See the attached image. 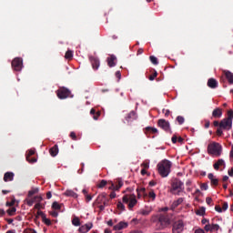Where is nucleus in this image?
<instances>
[{
    "label": "nucleus",
    "instance_id": "obj_19",
    "mask_svg": "<svg viewBox=\"0 0 233 233\" xmlns=\"http://www.w3.org/2000/svg\"><path fill=\"white\" fill-rule=\"evenodd\" d=\"M223 116V110L221 108L217 107L212 112V116L216 119H219Z\"/></svg>",
    "mask_w": 233,
    "mask_h": 233
},
{
    "label": "nucleus",
    "instance_id": "obj_40",
    "mask_svg": "<svg viewBox=\"0 0 233 233\" xmlns=\"http://www.w3.org/2000/svg\"><path fill=\"white\" fill-rule=\"evenodd\" d=\"M148 198L151 199V201H156V192L150 191L148 193Z\"/></svg>",
    "mask_w": 233,
    "mask_h": 233
},
{
    "label": "nucleus",
    "instance_id": "obj_58",
    "mask_svg": "<svg viewBox=\"0 0 233 233\" xmlns=\"http://www.w3.org/2000/svg\"><path fill=\"white\" fill-rule=\"evenodd\" d=\"M201 223H202V225H208V223H210V222L208 221V219L203 218V219L201 220Z\"/></svg>",
    "mask_w": 233,
    "mask_h": 233
},
{
    "label": "nucleus",
    "instance_id": "obj_63",
    "mask_svg": "<svg viewBox=\"0 0 233 233\" xmlns=\"http://www.w3.org/2000/svg\"><path fill=\"white\" fill-rule=\"evenodd\" d=\"M228 174L230 176V177H233V167L228 170Z\"/></svg>",
    "mask_w": 233,
    "mask_h": 233
},
{
    "label": "nucleus",
    "instance_id": "obj_49",
    "mask_svg": "<svg viewBox=\"0 0 233 233\" xmlns=\"http://www.w3.org/2000/svg\"><path fill=\"white\" fill-rule=\"evenodd\" d=\"M157 77V72H155L153 75L149 76V81H154Z\"/></svg>",
    "mask_w": 233,
    "mask_h": 233
},
{
    "label": "nucleus",
    "instance_id": "obj_62",
    "mask_svg": "<svg viewBox=\"0 0 233 233\" xmlns=\"http://www.w3.org/2000/svg\"><path fill=\"white\" fill-rule=\"evenodd\" d=\"M46 198H47V199H52V192H47L46 193Z\"/></svg>",
    "mask_w": 233,
    "mask_h": 233
},
{
    "label": "nucleus",
    "instance_id": "obj_32",
    "mask_svg": "<svg viewBox=\"0 0 233 233\" xmlns=\"http://www.w3.org/2000/svg\"><path fill=\"white\" fill-rule=\"evenodd\" d=\"M53 210H61V204H59L57 201L53 202L52 204Z\"/></svg>",
    "mask_w": 233,
    "mask_h": 233
},
{
    "label": "nucleus",
    "instance_id": "obj_17",
    "mask_svg": "<svg viewBox=\"0 0 233 233\" xmlns=\"http://www.w3.org/2000/svg\"><path fill=\"white\" fill-rule=\"evenodd\" d=\"M128 228V222L120 221L113 227L114 230H123Z\"/></svg>",
    "mask_w": 233,
    "mask_h": 233
},
{
    "label": "nucleus",
    "instance_id": "obj_50",
    "mask_svg": "<svg viewBox=\"0 0 233 233\" xmlns=\"http://www.w3.org/2000/svg\"><path fill=\"white\" fill-rule=\"evenodd\" d=\"M46 215L43 213V211L39 210L36 212V218L41 217L42 218L45 217Z\"/></svg>",
    "mask_w": 233,
    "mask_h": 233
},
{
    "label": "nucleus",
    "instance_id": "obj_20",
    "mask_svg": "<svg viewBox=\"0 0 233 233\" xmlns=\"http://www.w3.org/2000/svg\"><path fill=\"white\" fill-rule=\"evenodd\" d=\"M15 176L14 172H6L4 175V181L5 183H8V181H14Z\"/></svg>",
    "mask_w": 233,
    "mask_h": 233
},
{
    "label": "nucleus",
    "instance_id": "obj_43",
    "mask_svg": "<svg viewBox=\"0 0 233 233\" xmlns=\"http://www.w3.org/2000/svg\"><path fill=\"white\" fill-rule=\"evenodd\" d=\"M118 210H120L121 212H123L125 210V205L122 202H118L116 205Z\"/></svg>",
    "mask_w": 233,
    "mask_h": 233
},
{
    "label": "nucleus",
    "instance_id": "obj_61",
    "mask_svg": "<svg viewBox=\"0 0 233 233\" xmlns=\"http://www.w3.org/2000/svg\"><path fill=\"white\" fill-rule=\"evenodd\" d=\"M86 201H92V196H90V195H86Z\"/></svg>",
    "mask_w": 233,
    "mask_h": 233
},
{
    "label": "nucleus",
    "instance_id": "obj_64",
    "mask_svg": "<svg viewBox=\"0 0 233 233\" xmlns=\"http://www.w3.org/2000/svg\"><path fill=\"white\" fill-rule=\"evenodd\" d=\"M51 216H53V218H57L58 213L56 211H53L51 212Z\"/></svg>",
    "mask_w": 233,
    "mask_h": 233
},
{
    "label": "nucleus",
    "instance_id": "obj_39",
    "mask_svg": "<svg viewBox=\"0 0 233 233\" xmlns=\"http://www.w3.org/2000/svg\"><path fill=\"white\" fill-rule=\"evenodd\" d=\"M108 182H106V180H101L99 184H97V187L98 188H105V187H106V184Z\"/></svg>",
    "mask_w": 233,
    "mask_h": 233
},
{
    "label": "nucleus",
    "instance_id": "obj_48",
    "mask_svg": "<svg viewBox=\"0 0 233 233\" xmlns=\"http://www.w3.org/2000/svg\"><path fill=\"white\" fill-rule=\"evenodd\" d=\"M70 137L73 139V141H77V136H76V132H71Z\"/></svg>",
    "mask_w": 233,
    "mask_h": 233
},
{
    "label": "nucleus",
    "instance_id": "obj_54",
    "mask_svg": "<svg viewBox=\"0 0 233 233\" xmlns=\"http://www.w3.org/2000/svg\"><path fill=\"white\" fill-rule=\"evenodd\" d=\"M206 203H207L208 205H212V198L208 197V198H206Z\"/></svg>",
    "mask_w": 233,
    "mask_h": 233
},
{
    "label": "nucleus",
    "instance_id": "obj_8",
    "mask_svg": "<svg viewBox=\"0 0 233 233\" xmlns=\"http://www.w3.org/2000/svg\"><path fill=\"white\" fill-rule=\"evenodd\" d=\"M185 230V223H183V220H177L174 222L172 226V233H183Z\"/></svg>",
    "mask_w": 233,
    "mask_h": 233
},
{
    "label": "nucleus",
    "instance_id": "obj_12",
    "mask_svg": "<svg viewBox=\"0 0 233 233\" xmlns=\"http://www.w3.org/2000/svg\"><path fill=\"white\" fill-rule=\"evenodd\" d=\"M94 227V224H92V222H89L87 224L82 225L79 228H78V232L80 233H87L90 232V230H92Z\"/></svg>",
    "mask_w": 233,
    "mask_h": 233
},
{
    "label": "nucleus",
    "instance_id": "obj_25",
    "mask_svg": "<svg viewBox=\"0 0 233 233\" xmlns=\"http://www.w3.org/2000/svg\"><path fill=\"white\" fill-rule=\"evenodd\" d=\"M219 167H225V160L223 158L218 159L214 165L213 167L216 170H219Z\"/></svg>",
    "mask_w": 233,
    "mask_h": 233
},
{
    "label": "nucleus",
    "instance_id": "obj_21",
    "mask_svg": "<svg viewBox=\"0 0 233 233\" xmlns=\"http://www.w3.org/2000/svg\"><path fill=\"white\" fill-rule=\"evenodd\" d=\"M64 196H66L67 198H74L75 199H77L78 195L76 193V191L72 189H67L65 191Z\"/></svg>",
    "mask_w": 233,
    "mask_h": 233
},
{
    "label": "nucleus",
    "instance_id": "obj_46",
    "mask_svg": "<svg viewBox=\"0 0 233 233\" xmlns=\"http://www.w3.org/2000/svg\"><path fill=\"white\" fill-rule=\"evenodd\" d=\"M35 198L34 199H27L26 200V205H28V207H32V205H34V203H35Z\"/></svg>",
    "mask_w": 233,
    "mask_h": 233
},
{
    "label": "nucleus",
    "instance_id": "obj_16",
    "mask_svg": "<svg viewBox=\"0 0 233 233\" xmlns=\"http://www.w3.org/2000/svg\"><path fill=\"white\" fill-rule=\"evenodd\" d=\"M35 199H36V201H37V203L35 205V208L36 210H41V209L45 208V205L43 203H41V201H43V197L36 196V197H35Z\"/></svg>",
    "mask_w": 233,
    "mask_h": 233
},
{
    "label": "nucleus",
    "instance_id": "obj_2",
    "mask_svg": "<svg viewBox=\"0 0 233 233\" xmlns=\"http://www.w3.org/2000/svg\"><path fill=\"white\" fill-rule=\"evenodd\" d=\"M124 194L125 195L122 198V201L127 205L129 210H132V208L137 205V198L134 194V189L128 187L126 191H124Z\"/></svg>",
    "mask_w": 233,
    "mask_h": 233
},
{
    "label": "nucleus",
    "instance_id": "obj_51",
    "mask_svg": "<svg viewBox=\"0 0 233 233\" xmlns=\"http://www.w3.org/2000/svg\"><path fill=\"white\" fill-rule=\"evenodd\" d=\"M217 135L218 136H223V128L221 127H219L218 129H217Z\"/></svg>",
    "mask_w": 233,
    "mask_h": 233
},
{
    "label": "nucleus",
    "instance_id": "obj_60",
    "mask_svg": "<svg viewBox=\"0 0 233 233\" xmlns=\"http://www.w3.org/2000/svg\"><path fill=\"white\" fill-rule=\"evenodd\" d=\"M194 233H206V232H205V229H203V228H198L195 230Z\"/></svg>",
    "mask_w": 233,
    "mask_h": 233
},
{
    "label": "nucleus",
    "instance_id": "obj_18",
    "mask_svg": "<svg viewBox=\"0 0 233 233\" xmlns=\"http://www.w3.org/2000/svg\"><path fill=\"white\" fill-rule=\"evenodd\" d=\"M34 154H35V149H29L27 151L25 159H26V161H28V163H36L37 162V159L30 158V156H34Z\"/></svg>",
    "mask_w": 233,
    "mask_h": 233
},
{
    "label": "nucleus",
    "instance_id": "obj_29",
    "mask_svg": "<svg viewBox=\"0 0 233 233\" xmlns=\"http://www.w3.org/2000/svg\"><path fill=\"white\" fill-rule=\"evenodd\" d=\"M121 187H123V181H119V187H116V185H114V183L111 182V186L108 188L109 190L117 191L119 190V188H121Z\"/></svg>",
    "mask_w": 233,
    "mask_h": 233
},
{
    "label": "nucleus",
    "instance_id": "obj_34",
    "mask_svg": "<svg viewBox=\"0 0 233 233\" xmlns=\"http://www.w3.org/2000/svg\"><path fill=\"white\" fill-rule=\"evenodd\" d=\"M72 224L74 225V227H80L81 221L79 220V218L76 217L75 218H73Z\"/></svg>",
    "mask_w": 233,
    "mask_h": 233
},
{
    "label": "nucleus",
    "instance_id": "obj_28",
    "mask_svg": "<svg viewBox=\"0 0 233 233\" xmlns=\"http://www.w3.org/2000/svg\"><path fill=\"white\" fill-rule=\"evenodd\" d=\"M225 76H226L228 83H230V85H233V73L230 71H226Z\"/></svg>",
    "mask_w": 233,
    "mask_h": 233
},
{
    "label": "nucleus",
    "instance_id": "obj_55",
    "mask_svg": "<svg viewBox=\"0 0 233 233\" xmlns=\"http://www.w3.org/2000/svg\"><path fill=\"white\" fill-rule=\"evenodd\" d=\"M109 197H110V199H116V192L115 191L111 192Z\"/></svg>",
    "mask_w": 233,
    "mask_h": 233
},
{
    "label": "nucleus",
    "instance_id": "obj_5",
    "mask_svg": "<svg viewBox=\"0 0 233 233\" xmlns=\"http://www.w3.org/2000/svg\"><path fill=\"white\" fill-rule=\"evenodd\" d=\"M232 119H233V110L228 111V117L224 118L220 121L219 127L223 128V130H230L232 128Z\"/></svg>",
    "mask_w": 233,
    "mask_h": 233
},
{
    "label": "nucleus",
    "instance_id": "obj_27",
    "mask_svg": "<svg viewBox=\"0 0 233 233\" xmlns=\"http://www.w3.org/2000/svg\"><path fill=\"white\" fill-rule=\"evenodd\" d=\"M49 152L53 157H56V156L59 154V147H57V146H55L50 148Z\"/></svg>",
    "mask_w": 233,
    "mask_h": 233
},
{
    "label": "nucleus",
    "instance_id": "obj_57",
    "mask_svg": "<svg viewBox=\"0 0 233 233\" xmlns=\"http://www.w3.org/2000/svg\"><path fill=\"white\" fill-rule=\"evenodd\" d=\"M115 76H116V77H117L118 81H119V79H121V72L120 71H116Z\"/></svg>",
    "mask_w": 233,
    "mask_h": 233
},
{
    "label": "nucleus",
    "instance_id": "obj_6",
    "mask_svg": "<svg viewBox=\"0 0 233 233\" xmlns=\"http://www.w3.org/2000/svg\"><path fill=\"white\" fill-rule=\"evenodd\" d=\"M109 201L108 198H106V193H102L96 198L95 205H98L100 210H105V207H108Z\"/></svg>",
    "mask_w": 233,
    "mask_h": 233
},
{
    "label": "nucleus",
    "instance_id": "obj_56",
    "mask_svg": "<svg viewBox=\"0 0 233 233\" xmlns=\"http://www.w3.org/2000/svg\"><path fill=\"white\" fill-rule=\"evenodd\" d=\"M215 210H216L217 212H219V213L223 212L222 208L219 207V206H216V207H215Z\"/></svg>",
    "mask_w": 233,
    "mask_h": 233
},
{
    "label": "nucleus",
    "instance_id": "obj_11",
    "mask_svg": "<svg viewBox=\"0 0 233 233\" xmlns=\"http://www.w3.org/2000/svg\"><path fill=\"white\" fill-rule=\"evenodd\" d=\"M179 192H183V182L180 180H176L172 184V193L179 194Z\"/></svg>",
    "mask_w": 233,
    "mask_h": 233
},
{
    "label": "nucleus",
    "instance_id": "obj_52",
    "mask_svg": "<svg viewBox=\"0 0 233 233\" xmlns=\"http://www.w3.org/2000/svg\"><path fill=\"white\" fill-rule=\"evenodd\" d=\"M201 190H208V184H202L200 186Z\"/></svg>",
    "mask_w": 233,
    "mask_h": 233
},
{
    "label": "nucleus",
    "instance_id": "obj_45",
    "mask_svg": "<svg viewBox=\"0 0 233 233\" xmlns=\"http://www.w3.org/2000/svg\"><path fill=\"white\" fill-rule=\"evenodd\" d=\"M149 59H150V61H151V63H152L153 65H157V64H158V62H157V57H156V56H150Z\"/></svg>",
    "mask_w": 233,
    "mask_h": 233
},
{
    "label": "nucleus",
    "instance_id": "obj_44",
    "mask_svg": "<svg viewBox=\"0 0 233 233\" xmlns=\"http://www.w3.org/2000/svg\"><path fill=\"white\" fill-rule=\"evenodd\" d=\"M39 192V188L35 187L34 189H31L28 194L29 196H34V194H37Z\"/></svg>",
    "mask_w": 233,
    "mask_h": 233
},
{
    "label": "nucleus",
    "instance_id": "obj_38",
    "mask_svg": "<svg viewBox=\"0 0 233 233\" xmlns=\"http://www.w3.org/2000/svg\"><path fill=\"white\" fill-rule=\"evenodd\" d=\"M141 167L145 170H148L150 168V162L149 161H145L141 164Z\"/></svg>",
    "mask_w": 233,
    "mask_h": 233
},
{
    "label": "nucleus",
    "instance_id": "obj_42",
    "mask_svg": "<svg viewBox=\"0 0 233 233\" xmlns=\"http://www.w3.org/2000/svg\"><path fill=\"white\" fill-rule=\"evenodd\" d=\"M177 121L178 125H183V123H185V117H183L182 116H177Z\"/></svg>",
    "mask_w": 233,
    "mask_h": 233
},
{
    "label": "nucleus",
    "instance_id": "obj_15",
    "mask_svg": "<svg viewBox=\"0 0 233 233\" xmlns=\"http://www.w3.org/2000/svg\"><path fill=\"white\" fill-rule=\"evenodd\" d=\"M89 61H90L94 70H97V68H99V66H100L99 58H97L96 56H90Z\"/></svg>",
    "mask_w": 233,
    "mask_h": 233
},
{
    "label": "nucleus",
    "instance_id": "obj_7",
    "mask_svg": "<svg viewBox=\"0 0 233 233\" xmlns=\"http://www.w3.org/2000/svg\"><path fill=\"white\" fill-rule=\"evenodd\" d=\"M157 126L159 128H162L165 132H167L168 134H172V129L170 128V122L161 118L157 121Z\"/></svg>",
    "mask_w": 233,
    "mask_h": 233
},
{
    "label": "nucleus",
    "instance_id": "obj_36",
    "mask_svg": "<svg viewBox=\"0 0 233 233\" xmlns=\"http://www.w3.org/2000/svg\"><path fill=\"white\" fill-rule=\"evenodd\" d=\"M146 130H147V132H151V134H159V130H157V128L156 127H147Z\"/></svg>",
    "mask_w": 233,
    "mask_h": 233
},
{
    "label": "nucleus",
    "instance_id": "obj_22",
    "mask_svg": "<svg viewBox=\"0 0 233 233\" xmlns=\"http://www.w3.org/2000/svg\"><path fill=\"white\" fill-rule=\"evenodd\" d=\"M208 179H210L211 185H214L215 187H218V183H219V180L218 179V177H216L214 176V174L209 173V174L208 175Z\"/></svg>",
    "mask_w": 233,
    "mask_h": 233
},
{
    "label": "nucleus",
    "instance_id": "obj_37",
    "mask_svg": "<svg viewBox=\"0 0 233 233\" xmlns=\"http://www.w3.org/2000/svg\"><path fill=\"white\" fill-rule=\"evenodd\" d=\"M137 192H139L144 198H147V189L145 187H139L137 189Z\"/></svg>",
    "mask_w": 233,
    "mask_h": 233
},
{
    "label": "nucleus",
    "instance_id": "obj_14",
    "mask_svg": "<svg viewBox=\"0 0 233 233\" xmlns=\"http://www.w3.org/2000/svg\"><path fill=\"white\" fill-rule=\"evenodd\" d=\"M152 207L150 206H146L145 208H141L138 211V214H140V216H150V214L152 213Z\"/></svg>",
    "mask_w": 233,
    "mask_h": 233
},
{
    "label": "nucleus",
    "instance_id": "obj_26",
    "mask_svg": "<svg viewBox=\"0 0 233 233\" xmlns=\"http://www.w3.org/2000/svg\"><path fill=\"white\" fill-rule=\"evenodd\" d=\"M137 116H136V112L131 111L127 116H126V120L127 121V123H130V121H134V119H136Z\"/></svg>",
    "mask_w": 233,
    "mask_h": 233
},
{
    "label": "nucleus",
    "instance_id": "obj_10",
    "mask_svg": "<svg viewBox=\"0 0 233 233\" xmlns=\"http://www.w3.org/2000/svg\"><path fill=\"white\" fill-rule=\"evenodd\" d=\"M13 69L16 72L23 70V58L16 57L12 61Z\"/></svg>",
    "mask_w": 233,
    "mask_h": 233
},
{
    "label": "nucleus",
    "instance_id": "obj_41",
    "mask_svg": "<svg viewBox=\"0 0 233 233\" xmlns=\"http://www.w3.org/2000/svg\"><path fill=\"white\" fill-rule=\"evenodd\" d=\"M16 208H9L8 210H7V214L9 215V216H14L15 214V212H16Z\"/></svg>",
    "mask_w": 233,
    "mask_h": 233
},
{
    "label": "nucleus",
    "instance_id": "obj_47",
    "mask_svg": "<svg viewBox=\"0 0 233 233\" xmlns=\"http://www.w3.org/2000/svg\"><path fill=\"white\" fill-rule=\"evenodd\" d=\"M221 208H222V212H225L226 210H228V203L224 202Z\"/></svg>",
    "mask_w": 233,
    "mask_h": 233
},
{
    "label": "nucleus",
    "instance_id": "obj_23",
    "mask_svg": "<svg viewBox=\"0 0 233 233\" xmlns=\"http://www.w3.org/2000/svg\"><path fill=\"white\" fill-rule=\"evenodd\" d=\"M208 86L209 88H218V80L214 78H209L208 80Z\"/></svg>",
    "mask_w": 233,
    "mask_h": 233
},
{
    "label": "nucleus",
    "instance_id": "obj_13",
    "mask_svg": "<svg viewBox=\"0 0 233 233\" xmlns=\"http://www.w3.org/2000/svg\"><path fill=\"white\" fill-rule=\"evenodd\" d=\"M204 230H205L206 232H214V230H219V225L208 223V224L204 227Z\"/></svg>",
    "mask_w": 233,
    "mask_h": 233
},
{
    "label": "nucleus",
    "instance_id": "obj_53",
    "mask_svg": "<svg viewBox=\"0 0 233 233\" xmlns=\"http://www.w3.org/2000/svg\"><path fill=\"white\" fill-rule=\"evenodd\" d=\"M163 114H165L166 117H168L170 116V111L168 109H163Z\"/></svg>",
    "mask_w": 233,
    "mask_h": 233
},
{
    "label": "nucleus",
    "instance_id": "obj_1",
    "mask_svg": "<svg viewBox=\"0 0 233 233\" xmlns=\"http://www.w3.org/2000/svg\"><path fill=\"white\" fill-rule=\"evenodd\" d=\"M151 223H156L155 228L156 230H165V228H168L170 227L172 221L170 218L167 215L163 214H154L150 218Z\"/></svg>",
    "mask_w": 233,
    "mask_h": 233
},
{
    "label": "nucleus",
    "instance_id": "obj_30",
    "mask_svg": "<svg viewBox=\"0 0 233 233\" xmlns=\"http://www.w3.org/2000/svg\"><path fill=\"white\" fill-rule=\"evenodd\" d=\"M207 208L205 207H201L198 209L196 210L197 216H205Z\"/></svg>",
    "mask_w": 233,
    "mask_h": 233
},
{
    "label": "nucleus",
    "instance_id": "obj_59",
    "mask_svg": "<svg viewBox=\"0 0 233 233\" xmlns=\"http://www.w3.org/2000/svg\"><path fill=\"white\" fill-rule=\"evenodd\" d=\"M99 116H101V113L97 112V113L93 116V119H95L96 121H97V119H99Z\"/></svg>",
    "mask_w": 233,
    "mask_h": 233
},
{
    "label": "nucleus",
    "instance_id": "obj_33",
    "mask_svg": "<svg viewBox=\"0 0 233 233\" xmlns=\"http://www.w3.org/2000/svg\"><path fill=\"white\" fill-rule=\"evenodd\" d=\"M183 203V198H178L177 200L174 201L172 204V208H176L177 207H179Z\"/></svg>",
    "mask_w": 233,
    "mask_h": 233
},
{
    "label": "nucleus",
    "instance_id": "obj_3",
    "mask_svg": "<svg viewBox=\"0 0 233 233\" xmlns=\"http://www.w3.org/2000/svg\"><path fill=\"white\" fill-rule=\"evenodd\" d=\"M157 168L158 170V174L159 176H161V177H168L171 169H172V162H170L169 160L164 159L161 160L157 166Z\"/></svg>",
    "mask_w": 233,
    "mask_h": 233
},
{
    "label": "nucleus",
    "instance_id": "obj_24",
    "mask_svg": "<svg viewBox=\"0 0 233 233\" xmlns=\"http://www.w3.org/2000/svg\"><path fill=\"white\" fill-rule=\"evenodd\" d=\"M116 56L112 55L110 57L107 58V65L108 66L112 67L116 66Z\"/></svg>",
    "mask_w": 233,
    "mask_h": 233
},
{
    "label": "nucleus",
    "instance_id": "obj_9",
    "mask_svg": "<svg viewBox=\"0 0 233 233\" xmlns=\"http://www.w3.org/2000/svg\"><path fill=\"white\" fill-rule=\"evenodd\" d=\"M56 96L59 99H66V97H70V91L66 87H60L56 91Z\"/></svg>",
    "mask_w": 233,
    "mask_h": 233
},
{
    "label": "nucleus",
    "instance_id": "obj_31",
    "mask_svg": "<svg viewBox=\"0 0 233 233\" xmlns=\"http://www.w3.org/2000/svg\"><path fill=\"white\" fill-rule=\"evenodd\" d=\"M65 57H66V59H68V60L72 59V57H74V51L67 50L66 52Z\"/></svg>",
    "mask_w": 233,
    "mask_h": 233
},
{
    "label": "nucleus",
    "instance_id": "obj_35",
    "mask_svg": "<svg viewBox=\"0 0 233 233\" xmlns=\"http://www.w3.org/2000/svg\"><path fill=\"white\" fill-rule=\"evenodd\" d=\"M43 223H45V225H47V227H50V225H52V221L50 220V218H46V215L42 218Z\"/></svg>",
    "mask_w": 233,
    "mask_h": 233
},
{
    "label": "nucleus",
    "instance_id": "obj_4",
    "mask_svg": "<svg viewBox=\"0 0 233 233\" xmlns=\"http://www.w3.org/2000/svg\"><path fill=\"white\" fill-rule=\"evenodd\" d=\"M208 154L215 157H219L223 154V147L219 143L211 142L208 145Z\"/></svg>",
    "mask_w": 233,
    "mask_h": 233
}]
</instances>
